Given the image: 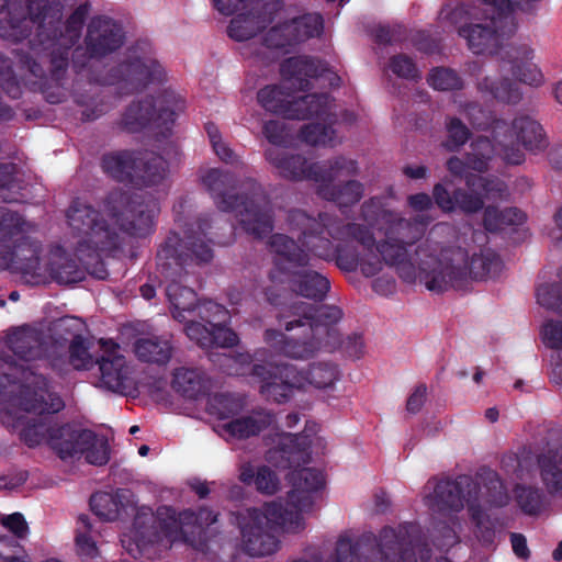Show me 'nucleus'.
I'll return each instance as SVG.
<instances>
[{"mask_svg": "<svg viewBox=\"0 0 562 562\" xmlns=\"http://www.w3.org/2000/svg\"><path fill=\"white\" fill-rule=\"evenodd\" d=\"M265 157L282 178L292 181L310 180L318 184L319 181L333 178V169L346 168L349 169V172H352L355 169V164L348 161L344 156L325 161L310 162L303 155L279 147L268 148Z\"/></svg>", "mask_w": 562, "mask_h": 562, "instance_id": "17", "label": "nucleus"}, {"mask_svg": "<svg viewBox=\"0 0 562 562\" xmlns=\"http://www.w3.org/2000/svg\"><path fill=\"white\" fill-rule=\"evenodd\" d=\"M166 72L148 40H138L126 49L124 58L106 71L91 72L90 80L102 86H120L125 93L139 92L165 80Z\"/></svg>", "mask_w": 562, "mask_h": 562, "instance_id": "12", "label": "nucleus"}, {"mask_svg": "<svg viewBox=\"0 0 562 562\" xmlns=\"http://www.w3.org/2000/svg\"><path fill=\"white\" fill-rule=\"evenodd\" d=\"M173 390L189 400H198L209 389L205 374L199 369L179 368L172 379Z\"/></svg>", "mask_w": 562, "mask_h": 562, "instance_id": "33", "label": "nucleus"}, {"mask_svg": "<svg viewBox=\"0 0 562 562\" xmlns=\"http://www.w3.org/2000/svg\"><path fill=\"white\" fill-rule=\"evenodd\" d=\"M126 34L123 25L106 15L93 16L83 37L85 58L80 59L81 47L72 52V67L80 72L88 66V60H101L117 52L125 43Z\"/></svg>", "mask_w": 562, "mask_h": 562, "instance_id": "18", "label": "nucleus"}, {"mask_svg": "<svg viewBox=\"0 0 562 562\" xmlns=\"http://www.w3.org/2000/svg\"><path fill=\"white\" fill-rule=\"evenodd\" d=\"M90 4H79L64 21L63 7L50 0H0V38L12 44L29 40L30 52L20 55V63L34 77L45 71L35 56L47 54L50 77L60 81L69 66L70 52L81 37Z\"/></svg>", "mask_w": 562, "mask_h": 562, "instance_id": "3", "label": "nucleus"}, {"mask_svg": "<svg viewBox=\"0 0 562 562\" xmlns=\"http://www.w3.org/2000/svg\"><path fill=\"white\" fill-rule=\"evenodd\" d=\"M26 222L23 216L7 207H0V244L8 248H13L12 261L18 265L22 244H27L29 256L25 257V263L16 266L23 273L35 270L40 263L38 247L30 243L25 237Z\"/></svg>", "mask_w": 562, "mask_h": 562, "instance_id": "22", "label": "nucleus"}, {"mask_svg": "<svg viewBox=\"0 0 562 562\" xmlns=\"http://www.w3.org/2000/svg\"><path fill=\"white\" fill-rule=\"evenodd\" d=\"M195 312L196 316L207 325H224L229 321L227 308L212 300L199 301Z\"/></svg>", "mask_w": 562, "mask_h": 562, "instance_id": "53", "label": "nucleus"}, {"mask_svg": "<svg viewBox=\"0 0 562 562\" xmlns=\"http://www.w3.org/2000/svg\"><path fill=\"white\" fill-rule=\"evenodd\" d=\"M211 329L212 326L202 321H189L184 327L186 335L190 340L195 341L202 348H211Z\"/></svg>", "mask_w": 562, "mask_h": 562, "instance_id": "63", "label": "nucleus"}, {"mask_svg": "<svg viewBox=\"0 0 562 562\" xmlns=\"http://www.w3.org/2000/svg\"><path fill=\"white\" fill-rule=\"evenodd\" d=\"M202 182L222 212H235L243 229L255 238L262 239L273 231V212L261 184L254 179L244 183L247 193L235 192L238 180L227 170L211 168Z\"/></svg>", "mask_w": 562, "mask_h": 562, "instance_id": "6", "label": "nucleus"}, {"mask_svg": "<svg viewBox=\"0 0 562 562\" xmlns=\"http://www.w3.org/2000/svg\"><path fill=\"white\" fill-rule=\"evenodd\" d=\"M251 375L259 382V392L267 401L288 402L295 389L302 387V374L291 364L256 363Z\"/></svg>", "mask_w": 562, "mask_h": 562, "instance_id": "20", "label": "nucleus"}, {"mask_svg": "<svg viewBox=\"0 0 562 562\" xmlns=\"http://www.w3.org/2000/svg\"><path fill=\"white\" fill-rule=\"evenodd\" d=\"M7 344L14 356L25 362L37 359L43 351L41 333L26 326L16 328L9 334Z\"/></svg>", "mask_w": 562, "mask_h": 562, "instance_id": "31", "label": "nucleus"}, {"mask_svg": "<svg viewBox=\"0 0 562 562\" xmlns=\"http://www.w3.org/2000/svg\"><path fill=\"white\" fill-rule=\"evenodd\" d=\"M255 486L260 493L272 495L279 488V479L269 467L262 465L256 471Z\"/></svg>", "mask_w": 562, "mask_h": 562, "instance_id": "64", "label": "nucleus"}, {"mask_svg": "<svg viewBox=\"0 0 562 562\" xmlns=\"http://www.w3.org/2000/svg\"><path fill=\"white\" fill-rule=\"evenodd\" d=\"M103 207L116 226L111 225L100 210L87 201L75 198L67 211V223L74 235L80 237L76 254L82 256L89 249L116 251L124 243L123 234L144 238L154 232L159 211L150 196L131 195L121 189L111 190L103 199Z\"/></svg>", "mask_w": 562, "mask_h": 562, "instance_id": "4", "label": "nucleus"}, {"mask_svg": "<svg viewBox=\"0 0 562 562\" xmlns=\"http://www.w3.org/2000/svg\"><path fill=\"white\" fill-rule=\"evenodd\" d=\"M209 406L211 414L216 415L220 419H226L239 411L240 403L232 394L222 393L215 394L210 400Z\"/></svg>", "mask_w": 562, "mask_h": 562, "instance_id": "59", "label": "nucleus"}, {"mask_svg": "<svg viewBox=\"0 0 562 562\" xmlns=\"http://www.w3.org/2000/svg\"><path fill=\"white\" fill-rule=\"evenodd\" d=\"M0 86L11 99H19L22 90L16 78L11 71L9 60L0 53Z\"/></svg>", "mask_w": 562, "mask_h": 562, "instance_id": "62", "label": "nucleus"}, {"mask_svg": "<svg viewBox=\"0 0 562 562\" xmlns=\"http://www.w3.org/2000/svg\"><path fill=\"white\" fill-rule=\"evenodd\" d=\"M389 67L391 71L403 79L418 81L422 75L413 60L406 54H396L390 58Z\"/></svg>", "mask_w": 562, "mask_h": 562, "instance_id": "58", "label": "nucleus"}, {"mask_svg": "<svg viewBox=\"0 0 562 562\" xmlns=\"http://www.w3.org/2000/svg\"><path fill=\"white\" fill-rule=\"evenodd\" d=\"M419 259L420 283L431 292H445L449 288L467 290L472 280L495 278L502 269V260L491 250L474 254L468 266H456L452 261L434 255L428 245L416 251Z\"/></svg>", "mask_w": 562, "mask_h": 562, "instance_id": "10", "label": "nucleus"}, {"mask_svg": "<svg viewBox=\"0 0 562 562\" xmlns=\"http://www.w3.org/2000/svg\"><path fill=\"white\" fill-rule=\"evenodd\" d=\"M517 139L530 151L543 150L548 142L542 126L530 116H518L513 121Z\"/></svg>", "mask_w": 562, "mask_h": 562, "instance_id": "36", "label": "nucleus"}, {"mask_svg": "<svg viewBox=\"0 0 562 562\" xmlns=\"http://www.w3.org/2000/svg\"><path fill=\"white\" fill-rule=\"evenodd\" d=\"M25 181L16 175L14 164L0 165V199L5 203H21L26 196L23 193Z\"/></svg>", "mask_w": 562, "mask_h": 562, "instance_id": "39", "label": "nucleus"}, {"mask_svg": "<svg viewBox=\"0 0 562 562\" xmlns=\"http://www.w3.org/2000/svg\"><path fill=\"white\" fill-rule=\"evenodd\" d=\"M533 50L526 44L508 45L502 59L510 65L509 71L519 81L538 87L543 82L541 70L531 63Z\"/></svg>", "mask_w": 562, "mask_h": 562, "instance_id": "27", "label": "nucleus"}, {"mask_svg": "<svg viewBox=\"0 0 562 562\" xmlns=\"http://www.w3.org/2000/svg\"><path fill=\"white\" fill-rule=\"evenodd\" d=\"M168 171L169 164L160 155H139L133 187L140 188L158 186L166 179Z\"/></svg>", "mask_w": 562, "mask_h": 562, "instance_id": "32", "label": "nucleus"}, {"mask_svg": "<svg viewBox=\"0 0 562 562\" xmlns=\"http://www.w3.org/2000/svg\"><path fill=\"white\" fill-rule=\"evenodd\" d=\"M469 515L475 526L476 537L484 544H492L495 538V529L491 517L484 512L480 504V499L470 505Z\"/></svg>", "mask_w": 562, "mask_h": 562, "instance_id": "49", "label": "nucleus"}, {"mask_svg": "<svg viewBox=\"0 0 562 562\" xmlns=\"http://www.w3.org/2000/svg\"><path fill=\"white\" fill-rule=\"evenodd\" d=\"M301 139L312 146H333L335 130L329 125L311 123L300 131Z\"/></svg>", "mask_w": 562, "mask_h": 562, "instance_id": "52", "label": "nucleus"}, {"mask_svg": "<svg viewBox=\"0 0 562 562\" xmlns=\"http://www.w3.org/2000/svg\"><path fill=\"white\" fill-rule=\"evenodd\" d=\"M299 373L302 374V385L306 382L316 389L329 387L339 379L338 367L330 362H314Z\"/></svg>", "mask_w": 562, "mask_h": 562, "instance_id": "44", "label": "nucleus"}, {"mask_svg": "<svg viewBox=\"0 0 562 562\" xmlns=\"http://www.w3.org/2000/svg\"><path fill=\"white\" fill-rule=\"evenodd\" d=\"M514 499L527 516H538L544 508L543 491L536 486L518 483L513 488Z\"/></svg>", "mask_w": 562, "mask_h": 562, "instance_id": "42", "label": "nucleus"}, {"mask_svg": "<svg viewBox=\"0 0 562 562\" xmlns=\"http://www.w3.org/2000/svg\"><path fill=\"white\" fill-rule=\"evenodd\" d=\"M50 278L58 284H75L86 279V270L75 259L60 257L49 263Z\"/></svg>", "mask_w": 562, "mask_h": 562, "instance_id": "43", "label": "nucleus"}, {"mask_svg": "<svg viewBox=\"0 0 562 562\" xmlns=\"http://www.w3.org/2000/svg\"><path fill=\"white\" fill-rule=\"evenodd\" d=\"M0 419L3 425L20 428V439L29 448L46 442L61 460L85 457L92 465L101 467L110 460L105 439L90 429L71 424L58 425L54 415L65 403L43 374H36L23 364L8 361L0 364Z\"/></svg>", "mask_w": 562, "mask_h": 562, "instance_id": "2", "label": "nucleus"}, {"mask_svg": "<svg viewBox=\"0 0 562 562\" xmlns=\"http://www.w3.org/2000/svg\"><path fill=\"white\" fill-rule=\"evenodd\" d=\"M136 357L148 363L166 364L172 355V346L168 339L159 337L139 338L134 345Z\"/></svg>", "mask_w": 562, "mask_h": 562, "instance_id": "37", "label": "nucleus"}, {"mask_svg": "<svg viewBox=\"0 0 562 562\" xmlns=\"http://www.w3.org/2000/svg\"><path fill=\"white\" fill-rule=\"evenodd\" d=\"M518 0H482L483 9L480 20L458 29V35L467 41L469 49L479 54H494L501 46L499 29L503 18L510 14Z\"/></svg>", "mask_w": 562, "mask_h": 562, "instance_id": "16", "label": "nucleus"}, {"mask_svg": "<svg viewBox=\"0 0 562 562\" xmlns=\"http://www.w3.org/2000/svg\"><path fill=\"white\" fill-rule=\"evenodd\" d=\"M324 20L319 13H305L272 26L262 37L268 48L281 49L323 33Z\"/></svg>", "mask_w": 562, "mask_h": 562, "instance_id": "21", "label": "nucleus"}, {"mask_svg": "<svg viewBox=\"0 0 562 562\" xmlns=\"http://www.w3.org/2000/svg\"><path fill=\"white\" fill-rule=\"evenodd\" d=\"M427 82L439 91H452L463 88V80L459 74L450 68L437 67L428 75Z\"/></svg>", "mask_w": 562, "mask_h": 562, "instance_id": "50", "label": "nucleus"}, {"mask_svg": "<svg viewBox=\"0 0 562 562\" xmlns=\"http://www.w3.org/2000/svg\"><path fill=\"white\" fill-rule=\"evenodd\" d=\"M468 190L454 188L452 181L445 179L434 186V198L437 207L446 214L460 211L475 214L483 210L484 200H505L508 196L507 184L495 176L465 175Z\"/></svg>", "mask_w": 562, "mask_h": 562, "instance_id": "13", "label": "nucleus"}, {"mask_svg": "<svg viewBox=\"0 0 562 562\" xmlns=\"http://www.w3.org/2000/svg\"><path fill=\"white\" fill-rule=\"evenodd\" d=\"M413 225L407 220H397L393 225L385 229V238L376 243L375 237L372 247L361 245L368 251V259L359 255V266L361 272L366 277H373L382 270V261L390 267H394L398 277L407 282L415 283L417 278L420 280L419 259L417 249L420 245H428L430 251L435 254V249L428 241L420 243L416 249L414 257L409 255L407 247L415 244V236H411Z\"/></svg>", "mask_w": 562, "mask_h": 562, "instance_id": "11", "label": "nucleus"}, {"mask_svg": "<svg viewBox=\"0 0 562 562\" xmlns=\"http://www.w3.org/2000/svg\"><path fill=\"white\" fill-rule=\"evenodd\" d=\"M526 221V215L517 207L498 210L496 206H487L483 215V224L487 232L495 233L506 226L520 225Z\"/></svg>", "mask_w": 562, "mask_h": 562, "instance_id": "41", "label": "nucleus"}, {"mask_svg": "<svg viewBox=\"0 0 562 562\" xmlns=\"http://www.w3.org/2000/svg\"><path fill=\"white\" fill-rule=\"evenodd\" d=\"M479 499V483L471 475L461 474L454 480H439L426 496V504L435 513L449 514L461 512L464 505L469 509Z\"/></svg>", "mask_w": 562, "mask_h": 562, "instance_id": "19", "label": "nucleus"}, {"mask_svg": "<svg viewBox=\"0 0 562 562\" xmlns=\"http://www.w3.org/2000/svg\"><path fill=\"white\" fill-rule=\"evenodd\" d=\"M265 27L266 20L249 8L231 20L227 34L237 42H245L255 37Z\"/></svg>", "mask_w": 562, "mask_h": 562, "instance_id": "35", "label": "nucleus"}, {"mask_svg": "<svg viewBox=\"0 0 562 562\" xmlns=\"http://www.w3.org/2000/svg\"><path fill=\"white\" fill-rule=\"evenodd\" d=\"M89 341L82 335H74L69 345V362L76 370H90L95 360L89 352Z\"/></svg>", "mask_w": 562, "mask_h": 562, "instance_id": "48", "label": "nucleus"}, {"mask_svg": "<svg viewBox=\"0 0 562 562\" xmlns=\"http://www.w3.org/2000/svg\"><path fill=\"white\" fill-rule=\"evenodd\" d=\"M243 551L260 558L279 549L278 530L297 532L303 529V516L290 510L282 502L266 503L262 508H247L237 516Z\"/></svg>", "mask_w": 562, "mask_h": 562, "instance_id": "9", "label": "nucleus"}, {"mask_svg": "<svg viewBox=\"0 0 562 562\" xmlns=\"http://www.w3.org/2000/svg\"><path fill=\"white\" fill-rule=\"evenodd\" d=\"M560 280L553 283L541 284L537 288V302L555 312H562V269L558 273Z\"/></svg>", "mask_w": 562, "mask_h": 562, "instance_id": "51", "label": "nucleus"}, {"mask_svg": "<svg viewBox=\"0 0 562 562\" xmlns=\"http://www.w3.org/2000/svg\"><path fill=\"white\" fill-rule=\"evenodd\" d=\"M495 150V146L488 137L477 136L472 140L470 151L467 154L469 168L479 172L486 171Z\"/></svg>", "mask_w": 562, "mask_h": 562, "instance_id": "46", "label": "nucleus"}, {"mask_svg": "<svg viewBox=\"0 0 562 562\" xmlns=\"http://www.w3.org/2000/svg\"><path fill=\"white\" fill-rule=\"evenodd\" d=\"M212 227L211 218L207 215L196 221V229L186 232L184 238L178 233L170 232L157 251V260L161 272L170 277L169 269L175 265L179 270L194 265H205L214 257L213 248L215 241L209 237Z\"/></svg>", "mask_w": 562, "mask_h": 562, "instance_id": "14", "label": "nucleus"}, {"mask_svg": "<svg viewBox=\"0 0 562 562\" xmlns=\"http://www.w3.org/2000/svg\"><path fill=\"white\" fill-rule=\"evenodd\" d=\"M99 345L102 356L95 359V363L100 370V384L109 391L123 394L127 368L125 357L119 353L120 345L105 338H101Z\"/></svg>", "mask_w": 562, "mask_h": 562, "instance_id": "23", "label": "nucleus"}, {"mask_svg": "<svg viewBox=\"0 0 562 562\" xmlns=\"http://www.w3.org/2000/svg\"><path fill=\"white\" fill-rule=\"evenodd\" d=\"M361 216L367 223V225H362L366 226L372 235H374L372 227L376 226L380 221L385 222L390 226L397 220H404L397 214L384 209L382 199L378 196L370 198L368 201L363 202L361 205Z\"/></svg>", "mask_w": 562, "mask_h": 562, "instance_id": "47", "label": "nucleus"}, {"mask_svg": "<svg viewBox=\"0 0 562 562\" xmlns=\"http://www.w3.org/2000/svg\"><path fill=\"white\" fill-rule=\"evenodd\" d=\"M540 476L551 495L562 493V469L551 458L539 460Z\"/></svg>", "mask_w": 562, "mask_h": 562, "instance_id": "57", "label": "nucleus"}, {"mask_svg": "<svg viewBox=\"0 0 562 562\" xmlns=\"http://www.w3.org/2000/svg\"><path fill=\"white\" fill-rule=\"evenodd\" d=\"M447 139L443 146L449 151H458L471 137L469 127L458 117H448L446 122Z\"/></svg>", "mask_w": 562, "mask_h": 562, "instance_id": "54", "label": "nucleus"}, {"mask_svg": "<svg viewBox=\"0 0 562 562\" xmlns=\"http://www.w3.org/2000/svg\"><path fill=\"white\" fill-rule=\"evenodd\" d=\"M477 87L481 91L488 92L492 98L505 103H517L521 98L517 85L508 78L494 80L485 77L479 82Z\"/></svg>", "mask_w": 562, "mask_h": 562, "instance_id": "45", "label": "nucleus"}, {"mask_svg": "<svg viewBox=\"0 0 562 562\" xmlns=\"http://www.w3.org/2000/svg\"><path fill=\"white\" fill-rule=\"evenodd\" d=\"M316 424L307 422L302 432H281L278 435L276 447L266 453V460L273 467L282 470L294 469L290 474L292 490L288 493L283 503L290 510H295L302 516L303 512L312 509L314 493L325 485L322 471L313 468L300 467L311 460V436L316 432Z\"/></svg>", "mask_w": 562, "mask_h": 562, "instance_id": "7", "label": "nucleus"}, {"mask_svg": "<svg viewBox=\"0 0 562 562\" xmlns=\"http://www.w3.org/2000/svg\"><path fill=\"white\" fill-rule=\"evenodd\" d=\"M432 544L440 551H448L459 542V537L452 526L446 521H439L431 533Z\"/></svg>", "mask_w": 562, "mask_h": 562, "instance_id": "61", "label": "nucleus"}, {"mask_svg": "<svg viewBox=\"0 0 562 562\" xmlns=\"http://www.w3.org/2000/svg\"><path fill=\"white\" fill-rule=\"evenodd\" d=\"M101 252L104 251L102 249H89L86 250L82 256L79 254H77V256L85 263V267L82 268L86 270V274L89 273L99 280H105L109 276V272L104 261L101 259ZM105 252L112 254L113 251Z\"/></svg>", "mask_w": 562, "mask_h": 562, "instance_id": "60", "label": "nucleus"}, {"mask_svg": "<svg viewBox=\"0 0 562 562\" xmlns=\"http://www.w3.org/2000/svg\"><path fill=\"white\" fill-rule=\"evenodd\" d=\"M479 486L485 488L486 502L493 507H504L509 502L507 490L498 473L487 467L480 468L476 472Z\"/></svg>", "mask_w": 562, "mask_h": 562, "instance_id": "38", "label": "nucleus"}, {"mask_svg": "<svg viewBox=\"0 0 562 562\" xmlns=\"http://www.w3.org/2000/svg\"><path fill=\"white\" fill-rule=\"evenodd\" d=\"M333 102L334 99L327 92L292 98V110L288 120L326 119L330 114Z\"/></svg>", "mask_w": 562, "mask_h": 562, "instance_id": "29", "label": "nucleus"}, {"mask_svg": "<svg viewBox=\"0 0 562 562\" xmlns=\"http://www.w3.org/2000/svg\"><path fill=\"white\" fill-rule=\"evenodd\" d=\"M166 295L171 305V314L175 319L186 322V313L192 314L195 312L199 301L193 289L171 280L166 288Z\"/></svg>", "mask_w": 562, "mask_h": 562, "instance_id": "34", "label": "nucleus"}, {"mask_svg": "<svg viewBox=\"0 0 562 562\" xmlns=\"http://www.w3.org/2000/svg\"><path fill=\"white\" fill-rule=\"evenodd\" d=\"M325 70L326 65L323 61L308 56L289 57L280 65L282 79L300 91L311 90V79L322 77Z\"/></svg>", "mask_w": 562, "mask_h": 562, "instance_id": "25", "label": "nucleus"}, {"mask_svg": "<svg viewBox=\"0 0 562 562\" xmlns=\"http://www.w3.org/2000/svg\"><path fill=\"white\" fill-rule=\"evenodd\" d=\"M541 334L546 346L558 351L553 372L562 371V321H548L542 326Z\"/></svg>", "mask_w": 562, "mask_h": 562, "instance_id": "55", "label": "nucleus"}, {"mask_svg": "<svg viewBox=\"0 0 562 562\" xmlns=\"http://www.w3.org/2000/svg\"><path fill=\"white\" fill-rule=\"evenodd\" d=\"M286 225L296 239L282 234L270 235L268 246L272 257L269 280L289 284L296 295L313 300H325L329 280L314 268L316 260L335 261L345 271H355L359 266V252L348 241L372 247L371 232L359 223H345L337 216L318 212L316 215L304 210L292 209L286 215Z\"/></svg>", "mask_w": 562, "mask_h": 562, "instance_id": "1", "label": "nucleus"}, {"mask_svg": "<svg viewBox=\"0 0 562 562\" xmlns=\"http://www.w3.org/2000/svg\"><path fill=\"white\" fill-rule=\"evenodd\" d=\"M138 157L139 155L131 150L104 154L101 167L104 173L117 182L133 186Z\"/></svg>", "mask_w": 562, "mask_h": 562, "instance_id": "30", "label": "nucleus"}, {"mask_svg": "<svg viewBox=\"0 0 562 562\" xmlns=\"http://www.w3.org/2000/svg\"><path fill=\"white\" fill-rule=\"evenodd\" d=\"M342 316V310L336 305L293 302L280 318L284 331L268 328L263 339L278 353L295 360H307L321 350L331 352L337 348L349 358L360 359L366 349L363 336L352 333L341 340L335 325Z\"/></svg>", "mask_w": 562, "mask_h": 562, "instance_id": "5", "label": "nucleus"}, {"mask_svg": "<svg viewBox=\"0 0 562 562\" xmlns=\"http://www.w3.org/2000/svg\"><path fill=\"white\" fill-rule=\"evenodd\" d=\"M351 547L345 553L344 562H414L416 554L423 562L431 558L427 537L416 522H405L397 528L384 527L379 537L364 532L352 541L347 536L339 537Z\"/></svg>", "mask_w": 562, "mask_h": 562, "instance_id": "8", "label": "nucleus"}, {"mask_svg": "<svg viewBox=\"0 0 562 562\" xmlns=\"http://www.w3.org/2000/svg\"><path fill=\"white\" fill-rule=\"evenodd\" d=\"M89 505L91 510L101 519L113 521L119 515V506L114 497L105 492L91 495Z\"/></svg>", "mask_w": 562, "mask_h": 562, "instance_id": "56", "label": "nucleus"}, {"mask_svg": "<svg viewBox=\"0 0 562 562\" xmlns=\"http://www.w3.org/2000/svg\"><path fill=\"white\" fill-rule=\"evenodd\" d=\"M347 160L355 164L352 172H349V169L346 168L333 169V178L330 180L319 181L316 189L318 196L336 203L339 207H348L358 203L364 192L363 184L357 180H348L340 184H334V181L340 177H350L358 173V162L349 158H347Z\"/></svg>", "mask_w": 562, "mask_h": 562, "instance_id": "24", "label": "nucleus"}, {"mask_svg": "<svg viewBox=\"0 0 562 562\" xmlns=\"http://www.w3.org/2000/svg\"><path fill=\"white\" fill-rule=\"evenodd\" d=\"M184 101L173 91L165 90L157 97H146L132 102L122 116V127L131 133L151 128L164 138L171 134L178 113L183 111Z\"/></svg>", "mask_w": 562, "mask_h": 562, "instance_id": "15", "label": "nucleus"}, {"mask_svg": "<svg viewBox=\"0 0 562 562\" xmlns=\"http://www.w3.org/2000/svg\"><path fill=\"white\" fill-rule=\"evenodd\" d=\"M278 85H268L257 92L258 103L268 112L288 119L292 110V99Z\"/></svg>", "mask_w": 562, "mask_h": 562, "instance_id": "40", "label": "nucleus"}, {"mask_svg": "<svg viewBox=\"0 0 562 562\" xmlns=\"http://www.w3.org/2000/svg\"><path fill=\"white\" fill-rule=\"evenodd\" d=\"M277 423L276 414L267 408H254L249 414L234 418L223 425V429L233 438L248 439L258 436Z\"/></svg>", "mask_w": 562, "mask_h": 562, "instance_id": "28", "label": "nucleus"}, {"mask_svg": "<svg viewBox=\"0 0 562 562\" xmlns=\"http://www.w3.org/2000/svg\"><path fill=\"white\" fill-rule=\"evenodd\" d=\"M154 524L156 529L154 541L167 540L170 544L182 541L198 551L205 550V543L201 539L196 541L195 536L191 537L187 529H182L177 518V512L172 507H159Z\"/></svg>", "mask_w": 562, "mask_h": 562, "instance_id": "26", "label": "nucleus"}]
</instances>
